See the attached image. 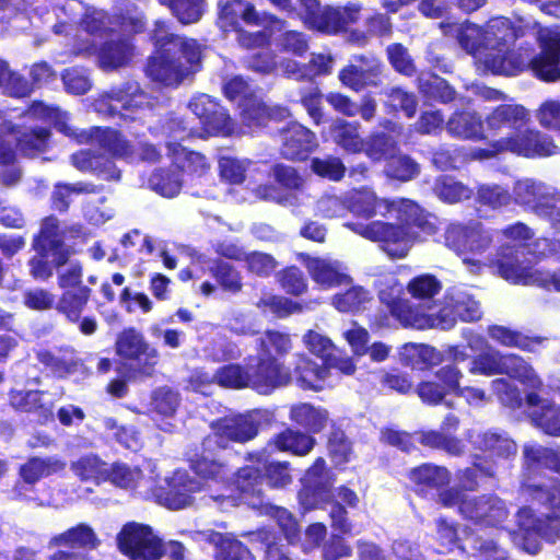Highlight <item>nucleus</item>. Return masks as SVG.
Instances as JSON below:
<instances>
[{
  "instance_id": "obj_12",
  "label": "nucleus",
  "mask_w": 560,
  "mask_h": 560,
  "mask_svg": "<svg viewBox=\"0 0 560 560\" xmlns=\"http://www.w3.org/2000/svg\"><path fill=\"white\" fill-rule=\"evenodd\" d=\"M119 552L129 560H161L165 556V545L148 524L135 521L122 525L116 535Z\"/></svg>"
},
{
  "instance_id": "obj_21",
  "label": "nucleus",
  "mask_w": 560,
  "mask_h": 560,
  "mask_svg": "<svg viewBox=\"0 0 560 560\" xmlns=\"http://www.w3.org/2000/svg\"><path fill=\"white\" fill-rule=\"evenodd\" d=\"M482 317L480 303L464 291L447 292L443 306L438 313L440 324L444 328L453 327L457 319L465 323L478 322Z\"/></svg>"
},
{
  "instance_id": "obj_44",
  "label": "nucleus",
  "mask_w": 560,
  "mask_h": 560,
  "mask_svg": "<svg viewBox=\"0 0 560 560\" xmlns=\"http://www.w3.org/2000/svg\"><path fill=\"white\" fill-rule=\"evenodd\" d=\"M447 131L463 139H483V122L481 118L474 113L454 114L446 122Z\"/></svg>"
},
{
  "instance_id": "obj_52",
  "label": "nucleus",
  "mask_w": 560,
  "mask_h": 560,
  "mask_svg": "<svg viewBox=\"0 0 560 560\" xmlns=\"http://www.w3.org/2000/svg\"><path fill=\"white\" fill-rule=\"evenodd\" d=\"M371 300L369 290L361 285H352L343 292L336 293L331 303L341 313L354 314L362 311Z\"/></svg>"
},
{
  "instance_id": "obj_2",
  "label": "nucleus",
  "mask_w": 560,
  "mask_h": 560,
  "mask_svg": "<svg viewBox=\"0 0 560 560\" xmlns=\"http://www.w3.org/2000/svg\"><path fill=\"white\" fill-rule=\"evenodd\" d=\"M346 203L351 213L364 219H370L377 213L386 215L392 211L397 212L399 223L384 221L345 223V226L355 234L380 243L390 258H405L413 242L438 232L436 217L408 198L380 199L372 190L362 188L353 189L346 198Z\"/></svg>"
},
{
  "instance_id": "obj_59",
  "label": "nucleus",
  "mask_w": 560,
  "mask_h": 560,
  "mask_svg": "<svg viewBox=\"0 0 560 560\" xmlns=\"http://www.w3.org/2000/svg\"><path fill=\"white\" fill-rule=\"evenodd\" d=\"M501 352L489 348L471 358L468 372L471 375H500Z\"/></svg>"
},
{
  "instance_id": "obj_61",
  "label": "nucleus",
  "mask_w": 560,
  "mask_h": 560,
  "mask_svg": "<svg viewBox=\"0 0 560 560\" xmlns=\"http://www.w3.org/2000/svg\"><path fill=\"white\" fill-rule=\"evenodd\" d=\"M179 402V393L168 386H160L151 393V409L163 417L174 416Z\"/></svg>"
},
{
  "instance_id": "obj_13",
  "label": "nucleus",
  "mask_w": 560,
  "mask_h": 560,
  "mask_svg": "<svg viewBox=\"0 0 560 560\" xmlns=\"http://www.w3.org/2000/svg\"><path fill=\"white\" fill-rule=\"evenodd\" d=\"M334 482L335 477L329 472L324 457H316L302 478V487L298 491L299 504L304 511L320 509L328 504Z\"/></svg>"
},
{
  "instance_id": "obj_36",
  "label": "nucleus",
  "mask_w": 560,
  "mask_h": 560,
  "mask_svg": "<svg viewBox=\"0 0 560 560\" xmlns=\"http://www.w3.org/2000/svg\"><path fill=\"white\" fill-rule=\"evenodd\" d=\"M79 142H95L106 148L113 155L119 158H129L132 154V145L121 136L110 129L93 128L83 130L80 133L72 132Z\"/></svg>"
},
{
  "instance_id": "obj_63",
  "label": "nucleus",
  "mask_w": 560,
  "mask_h": 560,
  "mask_svg": "<svg viewBox=\"0 0 560 560\" xmlns=\"http://www.w3.org/2000/svg\"><path fill=\"white\" fill-rule=\"evenodd\" d=\"M480 448L492 457L501 458H509L516 453L514 441L493 432L482 434Z\"/></svg>"
},
{
  "instance_id": "obj_32",
  "label": "nucleus",
  "mask_w": 560,
  "mask_h": 560,
  "mask_svg": "<svg viewBox=\"0 0 560 560\" xmlns=\"http://www.w3.org/2000/svg\"><path fill=\"white\" fill-rule=\"evenodd\" d=\"M317 442L313 435L301 430L285 428L273 434L268 445L272 448L289 453L294 456L304 457L308 455L316 446Z\"/></svg>"
},
{
  "instance_id": "obj_56",
  "label": "nucleus",
  "mask_w": 560,
  "mask_h": 560,
  "mask_svg": "<svg viewBox=\"0 0 560 560\" xmlns=\"http://www.w3.org/2000/svg\"><path fill=\"white\" fill-rule=\"evenodd\" d=\"M254 535L255 540L264 547V560H292L284 550L280 534L273 528L261 527Z\"/></svg>"
},
{
  "instance_id": "obj_41",
  "label": "nucleus",
  "mask_w": 560,
  "mask_h": 560,
  "mask_svg": "<svg viewBox=\"0 0 560 560\" xmlns=\"http://www.w3.org/2000/svg\"><path fill=\"white\" fill-rule=\"evenodd\" d=\"M104 190L102 185H93L85 182H77L73 184L59 182L55 184L51 195V206L60 213L67 212L71 203L72 195H91L100 194Z\"/></svg>"
},
{
  "instance_id": "obj_17",
  "label": "nucleus",
  "mask_w": 560,
  "mask_h": 560,
  "mask_svg": "<svg viewBox=\"0 0 560 560\" xmlns=\"http://www.w3.org/2000/svg\"><path fill=\"white\" fill-rule=\"evenodd\" d=\"M445 244L459 255L481 254L492 244L491 233L481 223L450 224L444 234Z\"/></svg>"
},
{
  "instance_id": "obj_10",
  "label": "nucleus",
  "mask_w": 560,
  "mask_h": 560,
  "mask_svg": "<svg viewBox=\"0 0 560 560\" xmlns=\"http://www.w3.org/2000/svg\"><path fill=\"white\" fill-rule=\"evenodd\" d=\"M490 150L478 149L472 152L474 159H486L494 153L509 151L524 158L549 156L558 152L552 139L541 131L523 127L517 131L505 133L495 140Z\"/></svg>"
},
{
  "instance_id": "obj_1",
  "label": "nucleus",
  "mask_w": 560,
  "mask_h": 560,
  "mask_svg": "<svg viewBox=\"0 0 560 560\" xmlns=\"http://www.w3.org/2000/svg\"><path fill=\"white\" fill-rule=\"evenodd\" d=\"M445 34L476 59L478 67L494 74L515 75L530 69L545 81L560 80V33L522 19L495 16L483 26L471 22L441 24Z\"/></svg>"
},
{
  "instance_id": "obj_43",
  "label": "nucleus",
  "mask_w": 560,
  "mask_h": 560,
  "mask_svg": "<svg viewBox=\"0 0 560 560\" xmlns=\"http://www.w3.org/2000/svg\"><path fill=\"white\" fill-rule=\"evenodd\" d=\"M240 107L242 120L249 128L262 126L269 118H283L288 115L284 108H268L256 96H250L241 103Z\"/></svg>"
},
{
  "instance_id": "obj_3",
  "label": "nucleus",
  "mask_w": 560,
  "mask_h": 560,
  "mask_svg": "<svg viewBox=\"0 0 560 560\" xmlns=\"http://www.w3.org/2000/svg\"><path fill=\"white\" fill-rule=\"evenodd\" d=\"M292 339L288 332L266 329L256 340V363L245 366L228 363L215 371L217 384L223 388H252L259 394H270L292 383L290 368L284 358L291 352Z\"/></svg>"
},
{
  "instance_id": "obj_33",
  "label": "nucleus",
  "mask_w": 560,
  "mask_h": 560,
  "mask_svg": "<svg viewBox=\"0 0 560 560\" xmlns=\"http://www.w3.org/2000/svg\"><path fill=\"white\" fill-rule=\"evenodd\" d=\"M325 445L336 469H345L354 457L353 442L337 421L330 422Z\"/></svg>"
},
{
  "instance_id": "obj_40",
  "label": "nucleus",
  "mask_w": 560,
  "mask_h": 560,
  "mask_svg": "<svg viewBox=\"0 0 560 560\" xmlns=\"http://www.w3.org/2000/svg\"><path fill=\"white\" fill-rule=\"evenodd\" d=\"M304 177H273L266 185H258L252 189L253 194L264 200L284 202L293 197V191L302 186Z\"/></svg>"
},
{
  "instance_id": "obj_37",
  "label": "nucleus",
  "mask_w": 560,
  "mask_h": 560,
  "mask_svg": "<svg viewBox=\"0 0 560 560\" xmlns=\"http://www.w3.org/2000/svg\"><path fill=\"white\" fill-rule=\"evenodd\" d=\"M355 60L359 65L348 66L340 71V81L353 90H360L368 84H374L380 73L378 61L363 56L358 57Z\"/></svg>"
},
{
  "instance_id": "obj_42",
  "label": "nucleus",
  "mask_w": 560,
  "mask_h": 560,
  "mask_svg": "<svg viewBox=\"0 0 560 560\" xmlns=\"http://www.w3.org/2000/svg\"><path fill=\"white\" fill-rule=\"evenodd\" d=\"M508 375L510 378L516 380L523 384L533 387H540L541 382L536 375L532 365L521 355L515 353L501 352L500 375Z\"/></svg>"
},
{
  "instance_id": "obj_38",
  "label": "nucleus",
  "mask_w": 560,
  "mask_h": 560,
  "mask_svg": "<svg viewBox=\"0 0 560 560\" xmlns=\"http://www.w3.org/2000/svg\"><path fill=\"white\" fill-rule=\"evenodd\" d=\"M513 199L518 205L538 210L548 207L549 194L544 184L526 177L515 182Z\"/></svg>"
},
{
  "instance_id": "obj_54",
  "label": "nucleus",
  "mask_w": 560,
  "mask_h": 560,
  "mask_svg": "<svg viewBox=\"0 0 560 560\" xmlns=\"http://www.w3.org/2000/svg\"><path fill=\"white\" fill-rule=\"evenodd\" d=\"M268 514L276 521L281 534L289 545L295 546L301 540V526L295 515L287 508L270 505Z\"/></svg>"
},
{
  "instance_id": "obj_48",
  "label": "nucleus",
  "mask_w": 560,
  "mask_h": 560,
  "mask_svg": "<svg viewBox=\"0 0 560 560\" xmlns=\"http://www.w3.org/2000/svg\"><path fill=\"white\" fill-rule=\"evenodd\" d=\"M256 307L262 314H270L276 318H287L293 314L302 313L304 310L303 304L293 301L292 299L278 294H268L261 296L256 302Z\"/></svg>"
},
{
  "instance_id": "obj_9",
  "label": "nucleus",
  "mask_w": 560,
  "mask_h": 560,
  "mask_svg": "<svg viewBox=\"0 0 560 560\" xmlns=\"http://www.w3.org/2000/svg\"><path fill=\"white\" fill-rule=\"evenodd\" d=\"M115 352L120 369L129 381L152 377L160 362L159 350L136 327L124 328L116 337Z\"/></svg>"
},
{
  "instance_id": "obj_39",
  "label": "nucleus",
  "mask_w": 560,
  "mask_h": 560,
  "mask_svg": "<svg viewBox=\"0 0 560 560\" xmlns=\"http://www.w3.org/2000/svg\"><path fill=\"white\" fill-rule=\"evenodd\" d=\"M488 335L492 340L503 347L517 348L525 352H533L535 348L545 340V338L540 336H528L501 325L490 326Z\"/></svg>"
},
{
  "instance_id": "obj_50",
  "label": "nucleus",
  "mask_w": 560,
  "mask_h": 560,
  "mask_svg": "<svg viewBox=\"0 0 560 560\" xmlns=\"http://www.w3.org/2000/svg\"><path fill=\"white\" fill-rule=\"evenodd\" d=\"M132 55V48L127 42L110 40L104 44L97 51L100 67L113 70L125 66Z\"/></svg>"
},
{
  "instance_id": "obj_23",
  "label": "nucleus",
  "mask_w": 560,
  "mask_h": 560,
  "mask_svg": "<svg viewBox=\"0 0 560 560\" xmlns=\"http://www.w3.org/2000/svg\"><path fill=\"white\" fill-rule=\"evenodd\" d=\"M264 476L260 466L244 465L232 474V485L237 491V499L253 508L262 504Z\"/></svg>"
},
{
  "instance_id": "obj_31",
  "label": "nucleus",
  "mask_w": 560,
  "mask_h": 560,
  "mask_svg": "<svg viewBox=\"0 0 560 560\" xmlns=\"http://www.w3.org/2000/svg\"><path fill=\"white\" fill-rule=\"evenodd\" d=\"M299 258L306 267L310 277L324 289L339 287L351 282V277L339 271L331 262L320 257H311L308 254H300Z\"/></svg>"
},
{
  "instance_id": "obj_4",
  "label": "nucleus",
  "mask_w": 560,
  "mask_h": 560,
  "mask_svg": "<svg viewBox=\"0 0 560 560\" xmlns=\"http://www.w3.org/2000/svg\"><path fill=\"white\" fill-rule=\"evenodd\" d=\"M405 289L416 300H431L440 293L442 283L431 273L413 277L406 287L394 273L382 276L378 280L377 299L385 310L380 308L368 314L371 328H389L394 322L404 328L424 329L432 326L431 318L405 298Z\"/></svg>"
},
{
  "instance_id": "obj_60",
  "label": "nucleus",
  "mask_w": 560,
  "mask_h": 560,
  "mask_svg": "<svg viewBox=\"0 0 560 560\" xmlns=\"http://www.w3.org/2000/svg\"><path fill=\"white\" fill-rule=\"evenodd\" d=\"M141 476L139 468H131L126 463L115 462L107 465L106 482L121 489L136 488Z\"/></svg>"
},
{
  "instance_id": "obj_5",
  "label": "nucleus",
  "mask_w": 560,
  "mask_h": 560,
  "mask_svg": "<svg viewBox=\"0 0 560 560\" xmlns=\"http://www.w3.org/2000/svg\"><path fill=\"white\" fill-rule=\"evenodd\" d=\"M153 38L161 51L149 60L147 74L151 80L175 86L199 71L202 46L196 39L173 35L161 22L155 24Z\"/></svg>"
},
{
  "instance_id": "obj_34",
  "label": "nucleus",
  "mask_w": 560,
  "mask_h": 560,
  "mask_svg": "<svg viewBox=\"0 0 560 560\" xmlns=\"http://www.w3.org/2000/svg\"><path fill=\"white\" fill-rule=\"evenodd\" d=\"M292 382L304 390H316L317 383L324 381L328 372L325 363L318 364L306 353L300 352L294 354L293 369L291 370Z\"/></svg>"
},
{
  "instance_id": "obj_58",
  "label": "nucleus",
  "mask_w": 560,
  "mask_h": 560,
  "mask_svg": "<svg viewBox=\"0 0 560 560\" xmlns=\"http://www.w3.org/2000/svg\"><path fill=\"white\" fill-rule=\"evenodd\" d=\"M280 288L289 295L301 296L307 292L308 283L304 272L295 265L287 266L277 275Z\"/></svg>"
},
{
  "instance_id": "obj_55",
  "label": "nucleus",
  "mask_w": 560,
  "mask_h": 560,
  "mask_svg": "<svg viewBox=\"0 0 560 560\" xmlns=\"http://www.w3.org/2000/svg\"><path fill=\"white\" fill-rule=\"evenodd\" d=\"M209 270L223 291L232 294L242 291L243 281L241 272L230 262L215 259Z\"/></svg>"
},
{
  "instance_id": "obj_20",
  "label": "nucleus",
  "mask_w": 560,
  "mask_h": 560,
  "mask_svg": "<svg viewBox=\"0 0 560 560\" xmlns=\"http://www.w3.org/2000/svg\"><path fill=\"white\" fill-rule=\"evenodd\" d=\"M460 514L475 524L497 527L508 517L509 512L497 495L480 494L468 497L460 505Z\"/></svg>"
},
{
  "instance_id": "obj_45",
  "label": "nucleus",
  "mask_w": 560,
  "mask_h": 560,
  "mask_svg": "<svg viewBox=\"0 0 560 560\" xmlns=\"http://www.w3.org/2000/svg\"><path fill=\"white\" fill-rule=\"evenodd\" d=\"M246 24H258L259 18L255 8L243 0H228L221 5L220 22L222 27L231 26L236 28L238 21Z\"/></svg>"
},
{
  "instance_id": "obj_6",
  "label": "nucleus",
  "mask_w": 560,
  "mask_h": 560,
  "mask_svg": "<svg viewBox=\"0 0 560 560\" xmlns=\"http://www.w3.org/2000/svg\"><path fill=\"white\" fill-rule=\"evenodd\" d=\"M65 234L71 238L88 237V232L82 223H73L60 231V222L57 217H45L38 231L33 235L31 247L34 255L27 261L30 276L36 281H48L55 270L60 272L65 266H70L71 257L78 252L66 243Z\"/></svg>"
},
{
  "instance_id": "obj_14",
  "label": "nucleus",
  "mask_w": 560,
  "mask_h": 560,
  "mask_svg": "<svg viewBox=\"0 0 560 560\" xmlns=\"http://www.w3.org/2000/svg\"><path fill=\"white\" fill-rule=\"evenodd\" d=\"M211 433L207 436L218 441L220 450L229 443L244 444L254 440L260 429V421L252 413H236L220 417L210 423Z\"/></svg>"
},
{
  "instance_id": "obj_15",
  "label": "nucleus",
  "mask_w": 560,
  "mask_h": 560,
  "mask_svg": "<svg viewBox=\"0 0 560 560\" xmlns=\"http://www.w3.org/2000/svg\"><path fill=\"white\" fill-rule=\"evenodd\" d=\"M35 359L49 375L57 380H66L86 372L84 360L79 355V351L68 343L52 349L39 348L35 350Z\"/></svg>"
},
{
  "instance_id": "obj_7",
  "label": "nucleus",
  "mask_w": 560,
  "mask_h": 560,
  "mask_svg": "<svg viewBox=\"0 0 560 560\" xmlns=\"http://www.w3.org/2000/svg\"><path fill=\"white\" fill-rule=\"evenodd\" d=\"M521 490L532 505L545 509L547 513L537 515L533 506L520 508L516 512L518 528L548 541L560 539V479L551 477L548 483L523 482Z\"/></svg>"
},
{
  "instance_id": "obj_49",
  "label": "nucleus",
  "mask_w": 560,
  "mask_h": 560,
  "mask_svg": "<svg viewBox=\"0 0 560 560\" xmlns=\"http://www.w3.org/2000/svg\"><path fill=\"white\" fill-rule=\"evenodd\" d=\"M419 443L431 450H441L452 456H460L465 445L457 436L441 430L421 431Z\"/></svg>"
},
{
  "instance_id": "obj_18",
  "label": "nucleus",
  "mask_w": 560,
  "mask_h": 560,
  "mask_svg": "<svg viewBox=\"0 0 560 560\" xmlns=\"http://www.w3.org/2000/svg\"><path fill=\"white\" fill-rule=\"evenodd\" d=\"M189 108L200 119L205 133H196L198 137L206 136H230L236 132L234 122L224 108L217 104L210 96L201 94L195 96Z\"/></svg>"
},
{
  "instance_id": "obj_46",
  "label": "nucleus",
  "mask_w": 560,
  "mask_h": 560,
  "mask_svg": "<svg viewBox=\"0 0 560 560\" xmlns=\"http://www.w3.org/2000/svg\"><path fill=\"white\" fill-rule=\"evenodd\" d=\"M107 465L100 456L86 454L71 463V470L81 481L101 485L106 482Z\"/></svg>"
},
{
  "instance_id": "obj_16",
  "label": "nucleus",
  "mask_w": 560,
  "mask_h": 560,
  "mask_svg": "<svg viewBox=\"0 0 560 560\" xmlns=\"http://www.w3.org/2000/svg\"><path fill=\"white\" fill-rule=\"evenodd\" d=\"M533 253L528 244H503L494 259L498 273L512 283L526 284L532 277Z\"/></svg>"
},
{
  "instance_id": "obj_26",
  "label": "nucleus",
  "mask_w": 560,
  "mask_h": 560,
  "mask_svg": "<svg viewBox=\"0 0 560 560\" xmlns=\"http://www.w3.org/2000/svg\"><path fill=\"white\" fill-rule=\"evenodd\" d=\"M201 534L203 540L213 546L214 560H256L248 546L232 534L213 529Z\"/></svg>"
},
{
  "instance_id": "obj_19",
  "label": "nucleus",
  "mask_w": 560,
  "mask_h": 560,
  "mask_svg": "<svg viewBox=\"0 0 560 560\" xmlns=\"http://www.w3.org/2000/svg\"><path fill=\"white\" fill-rule=\"evenodd\" d=\"M168 129L172 141L167 142V149L172 158V163L175 167L173 172L188 174L208 172L210 165L202 154L187 151L176 142L178 140H185L187 137L195 136V131L192 129L187 130L180 121H172Z\"/></svg>"
},
{
  "instance_id": "obj_30",
  "label": "nucleus",
  "mask_w": 560,
  "mask_h": 560,
  "mask_svg": "<svg viewBox=\"0 0 560 560\" xmlns=\"http://www.w3.org/2000/svg\"><path fill=\"white\" fill-rule=\"evenodd\" d=\"M289 419L291 422L303 429L305 433L313 435L323 432L329 428L332 421L329 411L320 406H314L311 402H298L290 407Z\"/></svg>"
},
{
  "instance_id": "obj_35",
  "label": "nucleus",
  "mask_w": 560,
  "mask_h": 560,
  "mask_svg": "<svg viewBox=\"0 0 560 560\" xmlns=\"http://www.w3.org/2000/svg\"><path fill=\"white\" fill-rule=\"evenodd\" d=\"M49 131L46 128H39L31 133H20L12 131L5 140V144L0 142V164H9L14 160V153L7 144L14 138L19 148L26 154H35L46 149Z\"/></svg>"
},
{
  "instance_id": "obj_22",
  "label": "nucleus",
  "mask_w": 560,
  "mask_h": 560,
  "mask_svg": "<svg viewBox=\"0 0 560 560\" xmlns=\"http://www.w3.org/2000/svg\"><path fill=\"white\" fill-rule=\"evenodd\" d=\"M150 104L148 96L137 85H129L126 91H113L102 96L96 103V108L100 113L110 116L118 114L124 118H132L135 109H141Z\"/></svg>"
},
{
  "instance_id": "obj_53",
  "label": "nucleus",
  "mask_w": 560,
  "mask_h": 560,
  "mask_svg": "<svg viewBox=\"0 0 560 560\" xmlns=\"http://www.w3.org/2000/svg\"><path fill=\"white\" fill-rule=\"evenodd\" d=\"M360 13V7L352 4L345 8L326 9V20L317 22L318 31L326 33H335L343 28L348 24L354 23Z\"/></svg>"
},
{
  "instance_id": "obj_51",
  "label": "nucleus",
  "mask_w": 560,
  "mask_h": 560,
  "mask_svg": "<svg viewBox=\"0 0 560 560\" xmlns=\"http://www.w3.org/2000/svg\"><path fill=\"white\" fill-rule=\"evenodd\" d=\"M378 383L381 390L387 394L408 396L415 390L412 376L398 368L381 371Z\"/></svg>"
},
{
  "instance_id": "obj_62",
  "label": "nucleus",
  "mask_w": 560,
  "mask_h": 560,
  "mask_svg": "<svg viewBox=\"0 0 560 560\" xmlns=\"http://www.w3.org/2000/svg\"><path fill=\"white\" fill-rule=\"evenodd\" d=\"M221 175H245L246 173H265L266 165L245 158L223 155L218 161Z\"/></svg>"
},
{
  "instance_id": "obj_25",
  "label": "nucleus",
  "mask_w": 560,
  "mask_h": 560,
  "mask_svg": "<svg viewBox=\"0 0 560 560\" xmlns=\"http://www.w3.org/2000/svg\"><path fill=\"white\" fill-rule=\"evenodd\" d=\"M101 540L93 529L86 523H78L62 533L50 537L48 546L52 548L66 547L70 551L89 552L100 547Z\"/></svg>"
},
{
  "instance_id": "obj_64",
  "label": "nucleus",
  "mask_w": 560,
  "mask_h": 560,
  "mask_svg": "<svg viewBox=\"0 0 560 560\" xmlns=\"http://www.w3.org/2000/svg\"><path fill=\"white\" fill-rule=\"evenodd\" d=\"M54 471L50 459L31 457L20 466L19 475L25 483L34 486L42 478L51 475Z\"/></svg>"
},
{
  "instance_id": "obj_11",
  "label": "nucleus",
  "mask_w": 560,
  "mask_h": 560,
  "mask_svg": "<svg viewBox=\"0 0 560 560\" xmlns=\"http://www.w3.org/2000/svg\"><path fill=\"white\" fill-rule=\"evenodd\" d=\"M218 450V441L206 435L199 444L190 446L185 452V460L198 483L218 485L230 479L231 466L228 460L221 458Z\"/></svg>"
},
{
  "instance_id": "obj_28",
  "label": "nucleus",
  "mask_w": 560,
  "mask_h": 560,
  "mask_svg": "<svg viewBox=\"0 0 560 560\" xmlns=\"http://www.w3.org/2000/svg\"><path fill=\"white\" fill-rule=\"evenodd\" d=\"M200 489L198 482L186 474H175L158 494L160 502L172 510H179L192 502V493Z\"/></svg>"
},
{
  "instance_id": "obj_24",
  "label": "nucleus",
  "mask_w": 560,
  "mask_h": 560,
  "mask_svg": "<svg viewBox=\"0 0 560 560\" xmlns=\"http://www.w3.org/2000/svg\"><path fill=\"white\" fill-rule=\"evenodd\" d=\"M407 478L412 485L413 491L425 497L429 492L440 491L447 487L451 481L450 470L433 463H422L407 472Z\"/></svg>"
},
{
  "instance_id": "obj_57",
  "label": "nucleus",
  "mask_w": 560,
  "mask_h": 560,
  "mask_svg": "<svg viewBox=\"0 0 560 560\" xmlns=\"http://www.w3.org/2000/svg\"><path fill=\"white\" fill-rule=\"evenodd\" d=\"M330 135L334 141L347 151L358 152L364 148V141L353 124L337 119L330 126Z\"/></svg>"
},
{
  "instance_id": "obj_29",
  "label": "nucleus",
  "mask_w": 560,
  "mask_h": 560,
  "mask_svg": "<svg viewBox=\"0 0 560 560\" xmlns=\"http://www.w3.org/2000/svg\"><path fill=\"white\" fill-rule=\"evenodd\" d=\"M530 121V114L523 105L504 104L495 107L486 118L487 127L495 133L517 131Z\"/></svg>"
},
{
  "instance_id": "obj_47",
  "label": "nucleus",
  "mask_w": 560,
  "mask_h": 560,
  "mask_svg": "<svg viewBox=\"0 0 560 560\" xmlns=\"http://www.w3.org/2000/svg\"><path fill=\"white\" fill-rule=\"evenodd\" d=\"M16 408L20 411L34 413L37 416L38 422L47 423L54 420V402L45 401L44 390H26L21 392Z\"/></svg>"
},
{
  "instance_id": "obj_27",
  "label": "nucleus",
  "mask_w": 560,
  "mask_h": 560,
  "mask_svg": "<svg viewBox=\"0 0 560 560\" xmlns=\"http://www.w3.org/2000/svg\"><path fill=\"white\" fill-rule=\"evenodd\" d=\"M280 137L281 153L290 160H302L317 147L314 132L296 122L282 129Z\"/></svg>"
},
{
  "instance_id": "obj_8",
  "label": "nucleus",
  "mask_w": 560,
  "mask_h": 560,
  "mask_svg": "<svg viewBox=\"0 0 560 560\" xmlns=\"http://www.w3.org/2000/svg\"><path fill=\"white\" fill-rule=\"evenodd\" d=\"M57 284L61 289L56 304L58 313L62 314L68 322L78 324L82 335L95 334L98 328L95 317H82L92 296V289L83 283V265L80 261L71 262L69 267L58 272Z\"/></svg>"
}]
</instances>
